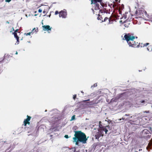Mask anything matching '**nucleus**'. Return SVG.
<instances>
[{
  "instance_id": "obj_1",
  "label": "nucleus",
  "mask_w": 152,
  "mask_h": 152,
  "mask_svg": "<svg viewBox=\"0 0 152 152\" xmlns=\"http://www.w3.org/2000/svg\"><path fill=\"white\" fill-rule=\"evenodd\" d=\"M74 136L75 137L73 138V142H75L76 145H79V142L86 143V134L85 133L81 131H76L75 132Z\"/></svg>"
},
{
  "instance_id": "obj_2",
  "label": "nucleus",
  "mask_w": 152,
  "mask_h": 152,
  "mask_svg": "<svg viewBox=\"0 0 152 152\" xmlns=\"http://www.w3.org/2000/svg\"><path fill=\"white\" fill-rule=\"evenodd\" d=\"M124 37L129 46L133 48L138 47V42L134 40L135 37L133 34L128 33L125 35Z\"/></svg>"
},
{
  "instance_id": "obj_3",
  "label": "nucleus",
  "mask_w": 152,
  "mask_h": 152,
  "mask_svg": "<svg viewBox=\"0 0 152 152\" xmlns=\"http://www.w3.org/2000/svg\"><path fill=\"white\" fill-rule=\"evenodd\" d=\"M101 123V121L99 122V128L97 130L98 132H96L95 135V138L97 139H98L101 137L103 136V132H105V134H107L108 131V130L106 128V127L103 126Z\"/></svg>"
},
{
  "instance_id": "obj_4",
  "label": "nucleus",
  "mask_w": 152,
  "mask_h": 152,
  "mask_svg": "<svg viewBox=\"0 0 152 152\" xmlns=\"http://www.w3.org/2000/svg\"><path fill=\"white\" fill-rule=\"evenodd\" d=\"M102 0H91V4H94V10H99V4H100L101 6H102L103 2Z\"/></svg>"
},
{
  "instance_id": "obj_5",
  "label": "nucleus",
  "mask_w": 152,
  "mask_h": 152,
  "mask_svg": "<svg viewBox=\"0 0 152 152\" xmlns=\"http://www.w3.org/2000/svg\"><path fill=\"white\" fill-rule=\"evenodd\" d=\"M136 15L140 18H143L144 17V14L146 15L147 12L144 10H137L136 11Z\"/></svg>"
},
{
  "instance_id": "obj_6",
  "label": "nucleus",
  "mask_w": 152,
  "mask_h": 152,
  "mask_svg": "<svg viewBox=\"0 0 152 152\" xmlns=\"http://www.w3.org/2000/svg\"><path fill=\"white\" fill-rule=\"evenodd\" d=\"M132 15H131L130 13H128V12L125 13V14L124 15L121 17L120 18L121 19H122L123 18H124L125 19V21L126 20H129L130 21L132 19Z\"/></svg>"
},
{
  "instance_id": "obj_7",
  "label": "nucleus",
  "mask_w": 152,
  "mask_h": 152,
  "mask_svg": "<svg viewBox=\"0 0 152 152\" xmlns=\"http://www.w3.org/2000/svg\"><path fill=\"white\" fill-rule=\"evenodd\" d=\"M99 14L98 15V17H97V19L98 20H101L102 22H103V17H102V15H101L100 14L101 13L102 14H103V13L104 14L106 12V13H107V12H108V10H106V9L105 10H100L99 11Z\"/></svg>"
},
{
  "instance_id": "obj_8",
  "label": "nucleus",
  "mask_w": 152,
  "mask_h": 152,
  "mask_svg": "<svg viewBox=\"0 0 152 152\" xmlns=\"http://www.w3.org/2000/svg\"><path fill=\"white\" fill-rule=\"evenodd\" d=\"M59 17H61L62 18H66L67 16L66 11L65 10H61L59 13Z\"/></svg>"
},
{
  "instance_id": "obj_9",
  "label": "nucleus",
  "mask_w": 152,
  "mask_h": 152,
  "mask_svg": "<svg viewBox=\"0 0 152 152\" xmlns=\"http://www.w3.org/2000/svg\"><path fill=\"white\" fill-rule=\"evenodd\" d=\"M27 118L25 119L23 121V125L25 126H26L27 124H29L30 122L29 121L30 120L31 117L27 115Z\"/></svg>"
},
{
  "instance_id": "obj_10",
  "label": "nucleus",
  "mask_w": 152,
  "mask_h": 152,
  "mask_svg": "<svg viewBox=\"0 0 152 152\" xmlns=\"http://www.w3.org/2000/svg\"><path fill=\"white\" fill-rule=\"evenodd\" d=\"M42 27L43 30L45 31H48L50 30L51 29V28H50V26L49 25L42 26Z\"/></svg>"
},
{
  "instance_id": "obj_11",
  "label": "nucleus",
  "mask_w": 152,
  "mask_h": 152,
  "mask_svg": "<svg viewBox=\"0 0 152 152\" xmlns=\"http://www.w3.org/2000/svg\"><path fill=\"white\" fill-rule=\"evenodd\" d=\"M89 100H86V105L89 106V105H93L94 104H95L96 103L94 101L90 102H87V101H88Z\"/></svg>"
},
{
  "instance_id": "obj_12",
  "label": "nucleus",
  "mask_w": 152,
  "mask_h": 152,
  "mask_svg": "<svg viewBox=\"0 0 152 152\" xmlns=\"http://www.w3.org/2000/svg\"><path fill=\"white\" fill-rule=\"evenodd\" d=\"M149 133H150V132L146 129L143 130L142 132V134L144 136H145V134H149Z\"/></svg>"
},
{
  "instance_id": "obj_13",
  "label": "nucleus",
  "mask_w": 152,
  "mask_h": 152,
  "mask_svg": "<svg viewBox=\"0 0 152 152\" xmlns=\"http://www.w3.org/2000/svg\"><path fill=\"white\" fill-rule=\"evenodd\" d=\"M115 20V19L114 18L113 16H111L109 18L108 23H113V21Z\"/></svg>"
},
{
  "instance_id": "obj_14",
  "label": "nucleus",
  "mask_w": 152,
  "mask_h": 152,
  "mask_svg": "<svg viewBox=\"0 0 152 152\" xmlns=\"http://www.w3.org/2000/svg\"><path fill=\"white\" fill-rule=\"evenodd\" d=\"M149 45V43H147L145 44H143L142 43H138V47H140V46L141 47H143L145 46H147L148 45Z\"/></svg>"
},
{
  "instance_id": "obj_15",
  "label": "nucleus",
  "mask_w": 152,
  "mask_h": 152,
  "mask_svg": "<svg viewBox=\"0 0 152 152\" xmlns=\"http://www.w3.org/2000/svg\"><path fill=\"white\" fill-rule=\"evenodd\" d=\"M102 144H101V143L98 142H97L94 143L93 145V148H94V149H95L97 146L98 145H99L100 146Z\"/></svg>"
},
{
  "instance_id": "obj_16",
  "label": "nucleus",
  "mask_w": 152,
  "mask_h": 152,
  "mask_svg": "<svg viewBox=\"0 0 152 152\" xmlns=\"http://www.w3.org/2000/svg\"><path fill=\"white\" fill-rule=\"evenodd\" d=\"M12 58V56L10 55H5L4 56V60H8V59L9 60H10V58Z\"/></svg>"
},
{
  "instance_id": "obj_17",
  "label": "nucleus",
  "mask_w": 152,
  "mask_h": 152,
  "mask_svg": "<svg viewBox=\"0 0 152 152\" xmlns=\"http://www.w3.org/2000/svg\"><path fill=\"white\" fill-rule=\"evenodd\" d=\"M13 34L14 35L15 37L16 38V39H17V41L18 42L19 41V37L17 35V33H13Z\"/></svg>"
},
{
  "instance_id": "obj_18",
  "label": "nucleus",
  "mask_w": 152,
  "mask_h": 152,
  "mask_svg": "<svg viewBox=\"0 0 152 152\" xmlns=\"http://www.w3.org/2000/svg\"><path fill=\"white\" fill-rule=\"evenodd\" d=\"M147 49L149 51L152 52V45H150L148 46L147 48Z\"/></svg>"
},
{
  "instance_id": "obj_19",
  "label": "nucleus",
  "mask_w": 152,
  "mask_h": 152,
  "mask_svg": "<svg viewBox=\"0 0 152 152\" xmlns=\"http://www.w3.org/2000/svg\"><path fill=\"white\" fill-rule=\"evenodd\" d=\"M38 31V28H33V29L32 31L33 33H34V32L37 33V32Z\"/></svg>"
},
{
  "instance_id": "obj_20",
  "label": "nucleus",
  "mask_w": 152,
  "mask_h": 152,
  "mask_svg": "<svg viewBox=\"0 0 152 152\" xmlns=\"http://www.w3.org/2000/svg\"><path fill=\"white\" fill-rule=\"evenodd\" d=\"M109 18H108L107 17H105L104 19H103V22L106 21L107 20H108L109 21Z\"/></svg>"
},
{
  "instance_id": "obj_21",
  "label": "nucleus",
  "mask_w": 152,
  "mask_h": 152,
  "mask_svg": "<svg viewBox=\"0 0 152 152\" xmlns=\"http://www.w3.org/2000/svg\"><path fill=\"white\" fill-rule=\"evenodd\" d=\"M32 33V31H31V32H29L28 33H25L24 34L26 35V36L30 35H31V34Z\"/></svg>"
},
{
  "instance_id": "obj_22",
  "label": "nucleus",
  "mask_w": 152,
  "mask_h": 152,
  "mask_svg": "<svg viewBox=\"0 0 152 152\" xmlns=\"http://www.w3.org/2000/svg\"><path fill=\"white\" fill-rule=\"evenodd\" d=\"M75 115H74L72 116L71 118V119L70 120V121H72L75 120Z\"/></svg>"
},
{
  "instance_id": "obj_23",
  "label": "nucleus",
  "mask_w": 152,
  "mask_h": 152,
  "mask_svg": "<svg viewBox=\"0 0 152 152\" xmlns=\"http://www.w3.org/2000/svg\"><path fill=\"white\" fill-rule=\"evenodd\" d=\"M97 84L96 83H95L94 84V85L93 86H91V87L92 88H94L95 87H96L97 86Z\"/></svg>"
},
{
  "instance_id": "obj_24",
  "label": "nucleus",
  "mask_w": 152,
  "mask_h": 152,
  "mask_svg": "<svg viewBox=\"0 0 152 152\" xmlns=\"http://www.w3.org/2000/svg\"><path fill=\"white\" fill-rule=\"evenodd\" d=\"M76 96H77V95L76 94L73 95V99H74V100H75V99L76 97Z\"/></svg>"
},
{
  "instance_id": "obj_25",
  "label": "nucleus",
  "mask_w": 152,
  "mask_h": 152,
  "mask_svg": "<svg viewBox=\"0 0 152 152\" xmlns=\"http://www.w3.org/2000/svg\"><path fill=\"white\" fill-rule=\"evenodd\" d=\"M59 13V12H58V11H56L55 12V15H56L58 14V13Z\"/></svg>"
},
{
  "instance_id": "obj_26",
  "label": "nucleus",
  "mask_w": 152,
  "mask_h": 152,
  "mask_svg": "<svg viewBox=\"0 0 152 152\" xmlns=\"http://www.w3.org/2000/svg\"><path fill=\"white\" fill-rule=\"evenodd\" d=\"M64 137L66 138H68L69 137L68 135H65L64 136Z\"/></svg>"
},
{
  "instance_id": "obj_27",
  "label": "nucleus",
  "mask_w": 152,
  "mask_h": 152,
  "mask_svg": "<svg viewBox=\"0 0 152 152\" xmlns=\"http://www.w3.org/2000/svg\"><path fill=\"white\" fill-rule=\"evenodd\" d=\"M42 10L41 9H39V10H38V12H42Z\"/></svg>"
},
{
  "instance_id": "obj_28",
  "label": "nucleus",
  "mask_w": 152,
  "mask_h": 152,
  "mask_svg": "<svg viewBox=\"0 0 152 152\" xmlns=\"http://www.w3.org/2000/svg\"><path fill=\"white\" fill-rule=\"evenodd\" d=\"M145 101L144 100L140 101V102L141 103H143L145 102Z\"/></svg>"
},
{
  "instance_id": "obj_29",
  "label": "nucleus",
  "mask_w": 152,
  "mask_h": 152,
  "mask_svg": "<svg viewBox=\"0 0 152 152\" xmlns=\"http://www.w3.org/2000/svg\"><path fill=\"white\" fill-rule=\"evenodd\" d=\"M11 0H5V1L6 2H9L11 1Z\"/></svg>"
},
{
  "instance_id": "obj_30",
  "label": "nucleus",
  "mask_w": 152,
  "mask_h": 152,
  "mask_svg": "<svg viewBox=\"0 0 152 152\" xmlns=\"http://www.w3.org/2000/svg\"><path fill=\"white\" fill-rule=\"evenodd\" d=\"M18 29L15 30L14 33H17V32L18 31Z\"/></svg>"
},
{
  "instance_id": "obj_31",
  "label": "nucleus",
  "mask_w": 152,
  "mask_h": 152,
  "mask_svg": "<svg viewBox=\"0 0 152 152\" xmlns=\"http://www.w3.org/2000/svg\"><path fill=\"white\" fill-rule=\"evenodd\" d=\"M149 130H150L151 132H152V131L151 130V127H150V128H149Z\"/></svg>"
},
{
  "instance_id": "obj_32",
  "label": "nucleus",
  "mask_w": 152,
  "mask_h": 152,
  "mask_svg": "<svg viewBox=\"0 0 152 152\" xmlns=\"http://www.w3.org/2000/svg\"><path fill=\"white\" fill-rule=\"evenodd\" d=\"M149 112V111H145L144 112V113H148Z\"/></svg>"
},
{
  "instance_id": "obj_33",
  "label": "nucleus",
  "mask_w": 152,
  "mask_h": 152,
  "mask_svg": "<svg viewBox=\"0 0 152 152\" xmlns=\"http://www.w3.org/2000/svg\"><path fill=\"white\" fill-rule=\"evenodd\" d=\"M43 13H46V11H43Z\"/></svg>"
},
{
  "instance_id": "obj_34",
  "label": "nucleus",
  "mask_w": 152,
  "mask_h": 152,
  "mask_svg": "<svg viewBox=\"0 0 152 152\" xmlns=\"http://www.w3.org/2000/svg\"><path fill=\"white\" fill-rule=\"evenodd\" d=\"M106 127H107V128H109L110 127H109V126H106Z\"/></svg>"
},
{
  "instance_id": "obj_35",
  "label": "nucleus",
  "mask_w": 152,
  "mask_h": 152,
  "mask_svg": "<svg viewBox=\"0 0 152 152\" xmlns=\"http://www.w3.org/2000/svg\"><path fill=\"white\" fill-rule=\"evenodd\" d=\"M92 10L93 11L94 14L95 13L94 11V10L93 9H92Z\"/></svg>"
},
{
  "instance_id": "obj_36",
  "label": "nucleus",
  "mask_w": 152,
  "mask_h": 152,
  "mask_svg": "<svg viewBox=\"0 0 152 152\" xmlns=\"http://www.w3.org/2000/svg\"><path fill=\"white\" fill-rule=\"evenodd\" d=\"M118 12H119V14H120L121 13H120V12H121V11L120 10H118Z\"/></svg>"
},
{
  "instance_id": "obj_37",
  "label": "nucleus",
  "mask_w": 152,
  "mask_h": 152,
  "mask_svg": "<svg viewBox=\"0 0 152 152\" xmlns=\"http://www.w3.org/2000/svg\"><path fill=\"white\" fill-rule=\"evenodd\" d=\"M34 152H38V151H34Z\"/></svg>"
},
{
  "instance_id": "obj_38",
  "label": "nucleus",
  "mask_w": 152,
  "mask_h": 152,
  "mask_svg": "<svg viewBox=\"0 0 152 152\" xmlns=\"http://www.w3.org/2000/svg\"><path fill=\"white\" fill-rule=\"evenodd\" d=\"M125 115H126V116H129V115H128V114H126Z\"/></svg>"
},
{
  "instance_id": "obj_39",
  "label": "nucleus",
  "mask_w": 152,
  "mask_h": 152,
  "mask_svg": "<svg viewBox=\"0 0 152 152\" xmlns=\"http://www.w3.org/2000/svg\"><path fill=\"white\" fill-rule=\"evenodd\" d=\"M51 15L50 14L49 15V17H50V16Z\"/></svg>"
},
{
  "instance_id": "obj_40",
  "label": "nucleus",
  "mask_w": 152,
  "mask_h": 152,
  "mask_svg": "<svg viewBox=\"0 0 152 152\" xmlns=\"http://www.w3.org/2000/svg\"><path fill=\"white\" fill-rule=\"evenodd\" d=\"M37 14H35V15H34V16H37Z\"/></svg>"
},
{
  "instance_id": "obj_41",
  "label": "nucleus",
  "mask_w": 152,
  "mask_h": 152,
  "mask_svg": "<svg viewBox=\"0 0 152 152\" xmlns=\"http://www.w3.org/2000/svg\"><path fill=\"white\" fill-rule=\"evenodd\" d=\"M12 29H13V31H14V30L13 28H12Z\"/></svg>"
},
{
  "instance_id": "obj_42",
  "label": "nucleus",
  "mask_w": 152,
  "mask_h": 152,
  "mask_svg": "<svg viewBox=\"0 0 152 152\" xmlns=\"http://www.w3.org/2000/svg\"><path fill=\"white\" fill-rule=\"evenodd\" d=\"M37 12V11H35L34 13H36Z\"/></svg>"
},
{
  "instance_id": "obj_43",
  "label": "nucleus",
  "mask_w": 152,
  "mask_h": 152,
  "mask_svg": "<svg viewBox=\"0 0 152 152\" xmlns=\"http://www.w3.org/2000/svg\"><path fill=\"white\" fill-rule=\"evenodd\" d=\"M136 39H137V37H136Z\"/></svg>"
},
{
  "instance_id": "obj_44",
  "label": "nucleus",
  "mask_w": 152,
  "mask_h": 152,
  "mask_svg": "<svg viewBox=\"0 0 152 152\" xmlns=\"http://www.w3.org/2000/svg\"><path fill=\"white\" fill-rule=\"evenodd\" d=\"M87 139L86 138V141L87 140Z\"/></svg>"
},
{
  "instance_id": "obj_45",
  "label": "nucleus",
  "mask_w": 152,
  "mask_h": 152,
  "mask_svg": "<svg viewBox=\"0 0 152 152\" xmlns=\"http://www.w3.org/2000/svg\"><path fill=\"white\" fill-rule=\"evenodd\" d=\"M17 53H17V52H16V54H17Z\"/></svg>"
},
{
  "instance_id": "obj_46",
  "label": "nucleus",
  "mask_w": 152,
  "mask_h": 152,
  "mask_svg": "<svg viewBox=\"0 0 152 152\" xmlns=\"http://www.w3.org/2000/svg\"><path fill=\"white\" fill-rule=\"evenodd\" d=\"M118 16V17H119L120 16H119H119Z\"/></svg>"
},
{
  "instance_id": "obj_47",
  "label": "nucleus",
  "mask_w": 152,
  "mask_h": 152,
  "mask_svg": "<svg viewBox=\"0 0 152 152\" xmlns=\"http://www.w3.org/2000/svg\"><path fill=\"white\" fill-rule=\"evenodd\" d=\"M12 31H10V32H12Z\"/></svg>"
},
{
  "instance_id": "obj_48",
  "label": "nucleus",
  "mask_w": 152,
  "mask_h": 152,
  "mask_svg": "<svg viewBox=\"0 0 152 152\" xmlns=\"http://www.w3.org/2000/svg\"><path fill=\"white\" fill-rule=\"evenodd\" d=\"M11 151H10L9 152H10Z\"/></svg>"
}]
</instances>
